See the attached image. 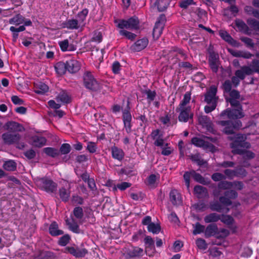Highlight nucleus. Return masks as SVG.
Returning <instances> with one entry per match:
<instances>
[{
  "mask_svg": "<svg viewBox=\"0 0 259 259\" xmlns=\"http://www.w3.org/2000/svg\"><path fill=\"white\" fill-rule=\"evenodd\" d=\"M226 134L229 135L228 138L232 141L231 147L234 154L243 155V158L250 159L254 157V154L247 149L250 148L249 143L246 141V136L240 134H236L233 131H225Z\"/></svg>",
  "mask_w": 259,
  "mask_h": 259,
  "instance_id": "f257e3e1",
  "label": "nucleus"
},
{
  "mask_svg": "<svg viewBox=\"0 0 259 259\" xmlns=\"http://www.w3.org/2000/svg\"><path fill=\"white\" fill-rule=\"evenodd\" d=\"M219 119L216 123L218 125L225 127L224 130H239L242 126V122L240 120H232L228 109L221 112L219 115Z\"/></svg>",
  "mask_w": 259,
  "mask_h": 259,
  "instance_id": "f03ea898",
  "label": "nucleus"
},
{
  "mask_svg": "<svg viewBox=\"0 0 259 259\" xmlns=\"http://www.w3.org/2000/svg\"><path fill=\"white\" fill-rule=\"evenodd\" d=\"M82 83L83 87L91 92H100L102 88V84L90 71L84 72L82 75Z\"/></svg>",
  "mask_w": 259,
  "mask_h": 259,
  "instance_id": "7ed1b4c3",
  "label": "nucleus"
},
{
  "mask_svg": "<svg viewBox=\"0 0 259 259\" xmlns=\"http://www.w3.org/2000/svg\"><path fill=\"white\" fill-rule=\"evenodd\" d=\"M116 27L119 29V31L138 30L140 28V21L136 16H133L127 19H116L114 20Z\"/></svg>",
  "mask_w": 259,
  "mask_h": 259,
  "instance_id": "20e7f679",
  "label": "nucleus"
},
{
  "mask_svg": "<svg viewBox=\"0 0 259 259\" xmlns=\"http://www.w3.org/2000/svg\"><path fill=\"white\" fill-rule=\"evenodd\" d=\"M36 185L40 189L48 193H53L56 190L57 185L52 180L42 178L36 181Z\"/></svg>",
  "mask_w": 259,
  "mask_h": 259,
  "instance_id": "39448f33",
  "label": "nucleus"
},
{
  "mask_svg": "<svg viewBox=\"0 0 259 259\" xmlns=\"http://www.w3.org/2000/svg\"><path fill=\"white\" fill-rule=\"evenodd\" d=\"M208 63L209 66L213 73H217L221 65L219 55L215 53L213 49H208Z\"/></svg>",
  "mask_w": 259,
  "mask_h": 259,
  "instance_id": "423d86ee",
  "label": "nucleus"
},
{
  "mask_svg": "<svg viewBox=\"0 0 259 259\" xmlns=\"http://www.w3.org/2000/svg\"><path fill=\"white\" fill-rule=\"evenodd\" d=\"M208 139L207 137L203 139L194 137L192 139L191 142L193 144L197 147H201L207 151L214 152L216 151V148L211 143L206 141Z\"/></svg>",
  "mask_w": 259,
  "mask_h": 259,
  "instance_id": "0eeeda50",
  "label": "nucleus"
},
{
  "mask_svg": "<svg viewBox=\"0 0 259 259\" xmlns=\"http://www.w3.org/2000/svg\"><path fill=\"white\" fill-rule=\"evenodd\" d=\"M166 17L164 14H161L157 18L153 29V37L154 39H157L161 35L166 22Z\"/></svg>",
  "mask_w": 259,
  "mask_h": 259,
  "instance_id": "6e6552de",
  "label": "nucleus"
},
{
  "mask_svg": "<svg viewBox=\"0 0 259 259\" xmlns=\"http://www.w3.org/2000/svg\"><path fill=\"white\" fill-rule=\"evenodd\" d=\"M254 56L258 59L252 60L250 66H243L244 71L247 75H250L254 73L259 74V52L255 54Z\"/></svg>",
  "mask_w": 259,
  "mask_h": 259,
  "instance_id": "1a4fd4ad",
  "label": "nucleus"
},
{
  "mask_svg": "<svg viewBox=\"0 0 259 259\" xmlns=\"http://www.w3.org/2000/svg\"><path fill=\"white\" fill-rule=\"evenodd\" d=\"M217 87L215 85H211L204 94V102L207 104H210L215 102L217 104L218 99V97H217Z\"/></svg>",
  "mask_w": 259,
  "mask_h": 259,
  "instance_id": "9d476101",
  "label": "nucleus"
},
{
  "mask_svg": "<svg viewBox=\"0 0 259 259\" xmlns=\"http://www.w3.org/2000/svg\"><path fill=\"white\" fill-rule=\"evenodd\" d=\"M178 110L180 111V114L178 116V119L180 121L186 122L188 121L189 118H193V114L191 112V107H179V108L177 109V111H178Z\"/></svg>",
  "mask_w": 259,
  "mask_h": 259,
  "instance_id": "9b49d317",
  "label": "nucleus"
},
{
  "mask_svg": "<svg viewBox=\"0 0 259 259\" xmlns=\"http://www.w3.org/2000/svg\"><path fill=\"white\" fill-rule=\"evenodd\" d=\"M197 121L199 125H201L202 128L206 130H214L213 122L208 116L199 114L198 116Z\"/></svg>",
  "mask_w": 259,
  "mask_h": 259,
  "instance_id": "f8f14e48",
  "label": "nucleus"
},
{
  "mask_svg": "<svg viewBox=\"0 0 259 259\" xmlns=\"http://www.w3.org/2000/svg\"><path fill=\"white\" fill-rule=\"evenodd\" d=\"M235 75L231 78L232 84H233L234 87L236 88L240 84V80H244L247 75L245 73L244 69L243 66H241L240 69H238L235 71Z\"/></svg>",
  "mask_w": 259,
  "mask_h": 259,
  "instance_id": "ddd939ff",
  "label": "nucleus"
},
{
  "mask_svg": "<svg viewBox=\"0 0 259 259\" xmlns=\"http://www.w3.org/2000/svg\"><path fill=\"white\" fill-rule=\"evenodd\" d=\"M149 40L147 38L143 37L141 39L137 40L133 45L131 47V49L133 52H140L148 46Z\"/></svg>",
  "mask_w": 259,
  "mask_h": 259,
  "instance_id": "4468645a",
  "label": "nucleus"
},
{
  "mask_svg": "<svg viewBox=\"0 0 259 259\" xmlns=\"http://www.w3.org/2000/svg\"><path fill=\"white\" fill-rule=\"evenodd\" d=\"M4 142L8 144H12L17 142L20 139V136L15 132L10 131L3 135Z\"/></svg>",
  "mask_w": 259,
  "mask_h": 259,
  "instance_id": "2eb2a0df",
  "label": "nucleus"
},
{
  "mask_svg": "<svg viewBox=\"0 0 259 259\" xmlns=\"http://www.w3.org/2000/svg\"><path fill=\"white\" fill-rule=\"evenodd\" d=\"M63 185L67 187V189L62 187L59 189V193L60 198L63 201L67 202L69 200L70 196V186L68 182L64 181Z\"/></svg>",
  "mask_w": 259,
  "mask_h": 259,
  "instance_id": "dca6fc26",
  "label": "nucleus"
},
{
  "mask_svg": "<svg viewBox=\"0 0 259 259\" xmlns=\"http://www.w3.org/2000/svg\"><path fill=\"white\" fill-rule=\"evenodd\" d=\"M227 109L232 120H240L239 119L244 116L242 107Z\"/></svg>",
  "mask_w": 259,
  "mask_h": 259,
  "instance_id": "f3484780",
  "label": "nucleus"
},
{
  "mask_svg": "<svg viewBox=\"0 0 259 259\" xmlns=\"http://www.w3.org/2000/svg\"><path fill=\"white\" fill-rule=\"evenodd\" d=\"M67 71L70 73H75L78 71L80 65L78 61L75 59H70L66 61Z\"/></svg>",
  "mask_w": 259,
  "mask_h": 259,
  "instance_id": "a211bd4d",
  "label": "nucleus"
},
{
  "mask_svg": "<svg viewBox=\"0 0 259 259\" xmlns=\"http://www.w3.org/2000/svg\"><path fill=\"white\" fill-rule=\"evenodd\" d=\"M220 220L222 223L227 225L232 230L233 233L236 232L237 227L236 226L233 225L234 220L231 215L222 214L221 215Z\"/></svg>",
  "mask_w": 259,
  "mask_h": 259,
  "instance_id": "6ab92c4d",
  "label": "nucleus"
},
{
  "mask_svg": "<svg viewBox=\"0 0 259 259\" xmlns=\"http://www.w3.org/2000/svg\"><path fill=\"white\" fill-rule=\"evenodd\" d=\"M169 199L174 205H180L182 204L181 195L177 190L174 189L170 192Z\"/></svg>",
  "mask_w": 259,
  "mask_h": 259,
  "instance_id": "aec40b11",
  "label": "nucleus"
},
{
  "mask_svg": "<svg viewBox=\"0 0 259 259\" xmlns=\"http://www.w3.org/2000/svg\"><path fill=\"white\" fill-rule=\"evenodd\" d=\"M235 24L239 32L245 34L250 35L251 32L249 27L242 20L236 19L235 20Z\"/></svg>",
  "mask_w": 259,
  "mask_h": 259,
  "instance_id": "412c9836",
  "label": "nucleus"
},
{
  "mask_svg": "<svg viewBox=\"0 0 259 259\" xmlns=\"http://www.w3.org/2000/svg\"><path fill=\"white\" fill-rule=\"evenodd\" d=\"M29 142L34 146L41 147L46 144V139L42 137L35 136L29 139Z\"/></svg>",
  "mask_w": 259,
  "mask_h": 259,
  "instance_id": "4be33fe9",
  "label": "nucleus"
},
{
  "mask_svg": "<svg viewBox=\"0 0 259 259\" xmlns=\"http://www.w3.org/2000/svg\"><path fill=\"white\" fill-rule=\"evenodd\" d=\"M63 28H66L68 29H77L79 27V22L77 20L72 19H67L62 24Z\"/></svg>",
  "mask_w": 259,
  "mask_h": 259,
  "instance_id": "5701e85b",
  "label": "nucleus"
},
{
  "mask_svg": "<svg viewBox=\"0 0 259 259\" xmlns=\"http://www.w3.org/2000/svg\"><path fill=\"white\" fill-rule=\"evenodd\" d=\"M122 118L126 130L130 129L131 128L132 115L129 109H125L123 110Z\"/></svg>",
  "mask_w": 259,
  "mask_h": 259,
  "instance_id": "b1692460",
  "label": "nucleus"
},
{
  "mask_svg": "<svg viewBox=\"0 0 259 259\" xmlns=\"http://www.w3.org/2000/svg\"><path fill=\"white\" fill-rule=\"evenodd\" d=\"M144 254V250L139 247H135L127 251V255L130 258H135L142 256Z\"/></svg>",
  "mask_w": 259,
  "mask_h": 259,
  "instance_id": "393cba45",
  "label": "nucleus"
},
{
  "mask_svg": "<svg viewBox=\"0 0 259 259\" xmlns=\"http://www.w3.org/2000/svg\"><path fill=\"white\" fill-rule=\"evenodd\" d=\"M57 101L63 104H68L71 102V97L64 91H61L56 97Z\"/></svg>",
  "mask_w": 259,
  "mask_h": 259,
  "instance_id": "a878e982",
  "label": "nucleus"
},
{
  "mask_svg": "<svg viewBox=\"0 0 259 259\" xmlns=\"http://www.w3.org/2000/svg\"><path fill=\"white\" fill-rule=\"evenodd\" d=\"M194 192L199 198H204L208 196L207 190L202 186H196L194 189Z\"/></svg>",
  "mask_w": 259,
  "mask_h": 259,
  "instance_id": "bb28decb",
  "label": "nucleus"
},
{
  "mask_svg": "<svg viewBox=\"0 0 259 259\" xmlns=\"http://www.w3.org/2000/svg\"><path fill=\"white\" fill-rule=\"evenodd\" d=\"M49 231L50 234L53 236H59L64 233L62 230L59 229L58 225L55 222H53L51 224Z\"/></svg>",
  "mask_w": 259,
  "mask_h": 259,
  "instance_id": "cd10ccee",
  "label": "nucleus"
},
{
  "mask_svg": "<svg viewBox=\"0 0 259 259\" xmlns=\"http://www.w3.org/2000/svg\"><path fill=\"white\" fill-rule=\"evenodd\" d=\"M111 153L113 158L119 161L122 160L124 155L123 150L116 146L111 147Z\"/></svg>",
  "mask_w": 259,
  "mask_h": 259,
  "instance_id": "c85d7f7f",
  "label": "nucleus"
},
{
  "mask_svg": "<svg viewBox=\"0 0 259 259\" xmlns=\"http://www.w3.org/2000/svg\"><path fill=\"white\" fill-rule=\"evenodd\" d=\"M171 0H155L154 5L156 6L158 11H165Z\"/></svg>",
  "mask_w": 259,
  "mask_h": 259,
  "instance_id": "c756f323",
  "label": "nucleus"
},
{
  "mask_svg": "<svg viewBox=\"0 0 259 259\" xmlns=\"http://www.w3.org/2000/svg\"><path fill=\"white\" fill-rule=\"evenodd\" d=\"M66 222L70 230L75 233L78 234L80 233L79 226L73 219H72L71 220H67Z\"/></svg>",
  "mask_w": 259,
  "mask_h": 259,
  "instance_id": "7c9ffc66",
  "label": "nucleus"
},
{
  "mask_svg": "<svg viewBox=\"0 0 259 259\" xmlns=\"http://www.w3.org/2000/svg\"><path fill=\"white\" fill-rule=\"evenodd\" d=\"M55 69L59 75H62L64 74L67 71L66 62H58L55 66Z\"/></svg>",
  "mask_w": 259,
  "mask_h": 259,
  "instance_id": "2f4dec72",
  "label": "nucleus"
},
{
  "mask_svg": "<svg viewBox=\"0 0 259 259\" xmlns=\"http://www.w3.org/2000/svg\"><path fill=\"white\" fill-rule=\"evenodd\" d=\"M218 229V226L215 224H212L208 225L205 230L206 236L207 237L216 236Z\"/></svg>",
  "mask_w": 259,
  "mask_h": 259,
  "instance_id": "473e14b6",
  "label": "nucleus"
},
{
  "mask_svg": "<svg viewBox=\"0 0 259 259\" xmlns=\"http://www.w3.org/2000/svg\"><path fill=\"white\" fill-rule=\"evenodd\" d=\"M25 30V27L23 25H21L18 28H16L14 26H11L10 27V30L13 33L12 34V37H13V41L15 42L16 41L19 34L18 33L19 32L23 31Z\"/></svg>",
  "mask_w": 259,
  "mask_h": 259,
  "instance_id": "72a5a7b5",
  "label": "nucleus"
},
{
  "mask_svg": "<svg viewBox=\"0 0 259 259\" xmlns=\"http://www.w3.org/2000/svg\"><path fill=\"white\" fill-rule=\"evenodd\" d=\"M4 130H25L22 125L20 123L13 121H10L7 122L5 126Z\"/></svg>",
  "mask_w": 259,
  "mask_h": 259,
  "instance_id": "f704fd0d",
  "label": "nucleus"
},
{
  "mask_svg": "<svg viewBox=\"0 0 259 259\" xmlns=\"http://www.w3.org/2000/svg\"><path fill=\"white\" fill-rule=\"evenodd\" d=\"M24 22V17L20 14L15 15L13 17L10 19L9 23L15 26H18L23 24Z\"/></svg>",
  "mask_w": 259,
  "mask_h": 259,
  "instance_id": "c9c22d12",
  "label": "nucleus"
},
{
  "mask_svg": "<svg viewBox=\"0 0 259 259\" xmlns=\"http://www.w3.org/2000/svg\"><path fill=\"white\" fill-rule=\"evenodd\" d=\"M221 219V215L217 213L213 212L206 215L204 221L206 223L217 222Z\"/></svg>",
  "mask_w": 259,
  "mask_h": 259,
  "instance_id": "e433bc0d",
  "label": "nucleus"
},
{
  "mask_svg": "<svg viewBox=\"0 0 259 259\" xmlns=\"http://www.w3.org/2000/svg\"><path fill=\"white\" fill-rule=\"evenodd\" d=\"M49 90L48 86L45 83L40 82L35 85V92L38 94H44Z\"/></svg>",
  "mask_w": 259,
  "mask_h": 259,
  "instance_id": "4c0bfd02",
  "label": "nucleus"
},
{
  "mask_svg": "<svg viewBox=\"0 0 259 259\" xmlns=\"http://www.w3.org/2000/svg\"><path fill=\"white\" fill-rule=\"evenodd\" d=\"M209 207L211 210L219 212H224L225 213H228L229 211V208L223 209L221 204H220L218 202L210 204Z\"/></svg>",
  "mask_w": 259,
  "mask_h": 259,
  "instance_id": "58836bf2",
  "label": "nucleus"
},
{
  "mask_svg": "<svg viewBox=\"0 0 259 259\" xmlns=\"http://www.w3.org/2000/svg\"><path fill=\"white\" fill-rule=\"evenodd\" d=\"M159 120L163 124L168 127L171 124H176L177 120L175 119H170L168 114H166L164 116H161L160 117Z\"/></svg>",
  "mask_w": 259,
  "mask_h": 259,
  "instance_id": "ea45409f",
  "label": "nucleus"
},
{
  "mask_svg": "<svg viewBox=\"0 0 259 259\" xmlns=\"http://www.w3.org/2000/svg\"><path fill=\"white\" fill-rule=\"evenodd\" d=\"M17 164L13 160H9L5 162L3 167L8 171H14L16 169Z\"/></svg>",
  "mask_w": 259,
  "mask_h": 259,
  "instance_id": "a19ab883",
  "label": "nucleus"
},
{
  "mask_svg": "<svg viewBox=\"0 0 259 259\" xmlns=\"http://www.w3.org/2000/svg\"><path fill=\"white\" fill-rule=\"evenodd\" d=\"M219 34L223 39L230 44H232L233 42L235 41L232 37L225 30L220 31Z\"/></svg>",
  "mask_w": 259,
  "mask_h": 259,
  "instance_id": "79ce46f5",
  "label": "nucleus"
},
{
  "mask_svg": "<svg viewBox=\"0 0 259 259\" xmlns=\"http://www.w3.org/2000/svg\"><path fill=\"white\" fill-rule=\"evenodd\" d=\"M247 23L254 31L259 32V21L254 18H248L247 20Z\"/></svg>",
  "mask_w": 259,
  "mask_h": 259,
  "instance_id": "37998d69",
  "label": "nucleus"
},
{
  "mask_svg": "<svg viewBox=\"0 0 259 259\" xmlns=\"http://www.w3.org/2000/svg\"><path fill=\"white\" fill-rule=\"evenodd\" d=\"M73 213L74 217L81 223L82 222H80V220L82 219L83 216L82 208L79 206L75 207L73 209Z\"/></svg>",
  "mask_w": 259,
  "mask_h": 259,
  "instance_id": "c03bdc74",
  "label": "nucleus"
},
{
  "mask_svg": "<svg viewBox=\"0 0 259 259\" xmlns=\"http://www.w3.org/2000/svg\"><path fill=\"white\" fill-rule=\"evenodd\" d=\"M119 34L121 36H124L126 38L132 41L135 40L137 37V35L136 34L127 30H122L121 31H119Z\"/></svg>",
  "mask_w": 259,
  "mask_h": 259,
  "instance_id": "a18cd8bd",
  "label": "nucleus"
},
{
  "mask_svg": "<svg viewBox=\"0 0 259 259\" xmlns=\"http://www.w3.org/2000/svg\"><path fill=\"white\" fill-rule=\"evenodd\" d=\"M144 93L147 95V100L148 103H151L153 101L156 96V92L155 91H151L150 89L146 90Z\"/></svg>",
  "mask_w": 259,
  "mask_h": 259,
  "instance_id": "49530a36",
  "label": "nucleus"
},
{
  "mask_svg": "<svg viewBox=\"0 0 259 259\" xmlns=\"http://www.w3.org/2000/svg\"><path fill=\"white\" fill-rule=\"evenodd\" d=\"M148 230L149 232L153 234H158L161 230L160 226L158 224L151 223L148 226Z\"/></svg>",
  "mask_w": 259,
  "mask_h": 259,
  "instance_id": "de8ad7c7",
  "label": "nucleus"
},
{
  "mask_svg": "<svg viewBox=\"0 0 259 259\" xmlns=\"http://www.w3.org/2000/svg\"><path fill=\"white\" fill-rule=\"evenodd\" d=\"M158 179L159 177L155 175L152 174L148 177L146 182L147 184L151 187H155L156 181Z\"/></svg>",
  "mask_w": 259,
  "mask_h": 259,
  "instance_id": "09e8293b",
  "label": "nucleus"
},
{
  "mask_svg": "<svg viewBox=\"0 0 259 259\" xmlns=\"http://www.w3.org/2000/svg\"><path fill=\"white\" fill-rule=\"evenodd\" d=\"M218 189L221 190H227L233 187V183L226 181H221L218 185Z\"/></svg>",
  "mask_w": 259,
  "mask_h": 259,
  "instance_id": "8fccbe9b",
  "label": "nucleus"
},
{
  "mask_svg": "<svg viewBox=\"0 0 259 259\" xmlns=\"http://www.w3.org/2000/svg\"><path fill=\"white\" fill-rule=\"evenodd\" d=\"M45 153L52 157H55L59 155V152L58 150L51 148V147H47L44 149Z\"/></svg>",
  "mask_w": 259,
  "mask_h": 259,
  "instance_id": "3c124183",
  "label": "nucleus"
},
{
  "mask_svg": "<svg viewBox=\"0 0 259 259\" xmlns=\"http://www.w3.org/2000/svg\"><path fill=\"white\" fill-rule=\"evenodd\" d=\"M89 13V10L87 8L83 9L81 11L79 12L77 15V17L79 22L82 23L85 19Z\"/></svg>",
  "mask_w": 259,
  "mask_h": 259,
  "instance_id": "603ef678",
  "label": "nucleus"
},
{
  "mask_svg": "<svg viewBox=\"0 0 259 259\" xmlns=\"http://www.w3.org/2000/svg\"><path fill=\"white\" fill-rule=\"evenodd\" d=\"M191 99V93L190 92H186L184 95L183 100L181 101L179 104L180 108L186 107L185 106L189 103Z\"/></svg>",
  "mask_w": 259,
  "mask_h": 259,
  "instance_id": "864d4df0",
  "label": "nucleus"
},
{
  "mask_svg": "<svg viewBox=\"0 0 259 259\" xmlns=\"http://www.w3.org/2000/svg\"><path fill=\"white\" fill-rule=\"evenodd\" d=\"M137 119L138 120V122L141 126L140 128H143L144 130L148 123V121L147 118L146 117V116L145 115H141L137 118Z\"/></svg>",
  "mask_w": 259,
  "mask_h": 259,
  "instance_id": "5fc2aeb1",
  "label": "nucleus"
},
{
  "mask_svg": "<svg viewBox=\"0 0 259 259\" xmlns=\"http://www.w3.org/2000/svg\"><path fill=\"white\" fill-rule=\"evenodd\" d=\"M232 88V82L231 80L227 79L222 84V88L223 90L224 93H229L231 91Z\"/></svg>",
  "mask_w": 259,
  "mask_h": 259,
  "instance_id": "6e6d98bb",
  "label": "nucleus"
},
{
  "mask_svg": "<svg viewBox=\"0 0 259 259\" xmlns=\"http://www.w3.org/2000/svg\"><path fill=\"white\" fill-rule=\"evenodd\" d=\"M193 234L195 235L200 234L205 230V226L199 223H196L194 226Z\"/></svg>",
  "mask_w": 259,
  "mask_h": 259,
  "instance_id": "4d7b16f0",
  "label": "nucleus"
},
{
  "mask_svg": "<svg viewBox=\"0 0 259 259\" xmlns=\"http://www.w3.org/2000/svg\"><path fill=\"white\" fill-rule=\"evenodd\" d=\"M131 186V183L127 182H122L120 184H118L117 185H115L113 187V190L116 191L117 189H118L121 191H124Z\"/></svg>",
  "mask_w": 259,
  "mask_h": 259,
  "instance_id": "13d9d810",
  "label": "nucleus"
},
{
  "mask_svg": "<svg viewBox=\"0 0 259 259\" xmlns=\"http://www.w3.org/2000/svg\"><path fill=\"white\" fill-rule=\"evenodd\" d=\"M69 41L67 39H64L58 42V45L62 52H65L68 51Z\"/></svg>",
  "mask_w": 259,
  "mask_h": 259,
  "instance_id": "bf43d9fd",
  "label": "nucleus"
},
{
  "mask_svg": "<svg viewBox=\"0 0 259 259\" xmlns=\"http://www.w3.org/2000/svg\"><path fill=\"white\" fill-rule=\"evenodd\" d=\"M224 172L225 175L229 179H233L234 177H238L237 171L235 170L226 169Z\"/></svg>",
  "mask_w": 259,
  "mask_h": 259,
  "instance_id": "052dcab7",
  "label": "nucleus"
},
{
  "mask_svg": "<svg viewBox=\"0 0 259 259\" xmlns=\"http://www.w3.org/2000/svg\"><path fill=\"white\" fill-rule=\"evenodd\" d=\"M240 39L241 41L243 42L246 45L247 47L253 48L254 47V44L251 38L247 37L242 36L241 37Z\"/></svg>",
  "mask_w": 259,
  "mask_h": 259,
  "instance_id": "680f3d73",
  "label": "nucleus"
},
{
  "mask_svg": "<svg viewBox=\"0 0 259 259\" xmlns=\"http://www.w3.org/2000/svg\"><path fill=\"white\" fill-rule=\"evenodd\" d=\"M121 66L120 65V63L117 61H114L112 65L111 66V69L112 71V72L115 74H117L119 73L120 71L121 70Z\"/></svg>",
  "mask_w": 259,
  "mask_h": 259,
  "instance_id": "e2e57ef3",
  "label": "nucleus"
},
{
  "mask_svg": "<svg viewBox=\"0 0 259 259\" xmlns=\"http://www.w3.org/2000/svg\"><path fill=\"white\" fill-rule=\"evenodd\" d=\"M229 235V231L226 229H221L220 230L218 229V232L215 236L218 238H224Z\"/></svg>",
  "mask_w": 259,
  "mask_h": 259,
  "instance_id": "0e129e2a",
  "label": "nucleus"
},
{
  "mask_svg": "<svg viewBox=\"0 0 259 259\" xmlns=\"http://www.w3.org/2000/svg\"><path fill=\"white\" fill-rule=\"evenodd\" d=\"M194 207L198 211H203L207 208V205L204 202L200 201L194 204Z\"/></svg>",
  "mask_w": 259,
  "mask_h": 259,
  "instance_id": "69168bd1",
  "label": "nucleus"
},
{
  "mask_svg": "<svg viewBox=\"0 0 259 259\" xmlns=\"http://www.w3.org/2000/svg\"><path fill=\"white\" fill-rule=\"evenodd\" d=\"M244 12L248 15H253L254 17L257 14V10L254 9L252 7L249 6H246L244 7Z\"/></svg>",
  "mask_w": 259,
  "mask_h": 259,
  "instance_id": "338daca9",
  "label": "nucleus"
},
{
  "mask_svg": "<svg viewBox=\"0 0 259 259\" xmlns=\"http://www.w3.org/2000/svg\"><path fill=\"white\" fill-rule=\"evenodd\" d=\"M71 201L74 204L81 205L83 203V199L77 195H73L71 198Z\"/></svg>",
  "mask_w": 259,
  "mask_h": 259,
  "instance_id": "774afa93",
  "label": "nucleus"
}]
</instances>
